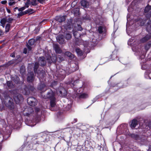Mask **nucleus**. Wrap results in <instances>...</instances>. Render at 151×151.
Masks as SVG:
<instances>
[{"label": "nucleus", "mask_w": 151, "mask_h": 151, "mask_svg": "<svg viewBox=\"0 0 151 151\" xmlns=\"http://www.w3.org/2000/svg\"><path fill=\"white\" fill-rule=\"evenodd\" d=\"M73 31L74 36L75 37V38H78V37H80L81 35L79 34L78 33L77 31H75L74 29H73Z\"/></svg>", "instance_id": "nucleus-23"}, {"label": "nucleus", "mask_w": 151, "mask_h": 151, "mask_svg": "<svg viewBox=\"0 0 151 151\" xmlns=\"http://www.w3.org/2000/svg\"><path fill=\"white\" fill-rule=\"evenodd\" d=\"M71 34L69 33H67L65 35V38L67 40H69L71 38Z\"/></svg>", "instance_id": "nucleus-33"}, {"label": "nucleus", "mask_w": 151, "mask_h": 151, "mask_svg": "<svg viewBox=\"0 0 151 151\" xmlns=\"http://www.w3.org/2000/svg\"><path fill=\"white\" fill-rule=\"evenodd\" d=\"M54 93L51 90L48 92L47 94L46 97L45 98L50 99V100L53 99H55V98L54 97Z\"/></svg>", "instance_id": "nucleus-7"}, {"label": "nucleus", "mask_w": 151, "mask_h": 151, "mask_svg": "<svg viewBox=\"0 0 151 151\" xmlns=\"http://www.w3.org/2000/svg\"><path fill=\"white\" fill-rule=\"evenodd\" d=\"M151 16V11L149 13V15H148V17H150Z\"/></svg>", "instance_id": "nucleus-52"}, {"label": "nucleus", "mask_w": 151, "mask_h": 151, "mask_svg": "<svg viewBox=\"0 0 151 151\" xmlns=\"http://www.w3.org/2000/svg\"><path fill=\"white\" fill-rule=\"evenodd\" d=\"M19 78L18 77L16 76L14 78L13 81L16 83H18L19 82Z\"/></svg>", "instance_id": "nucleus-36"}, {"label": "nucleus", "mask_w": 151, "mask_h": 151, "mask_svg": "<svg viewBox=\"0 0 151 151\" xmlns=\"http://www.w3.org/2000/svg\"><path fill=\"white\" fill-rule=\"evenodd\" d=\"M57 93L60 96L63 97H65L67 94V91L65 89L62 87H60L57 91Z\"/></svg>", "instance_id": "nucleus-2"}, {"label": "nucleus", "mask_w": 151, "mask_h": 151, "mask_svg": "<svg viewBox=\"0 0 151 151\" xmlns=\"http://www.w3.org/2000/svg\"><path fill=\"white\" fill-rule=\"evenodd\" d=\"M4 98L6 106L10 109L14 108V105L13 99L9 96H5Z\"/></svg>", "instance_id": "nucleus-1"}, {"label": "nucleus", "mask_w": 151, "mask_h": 151, "mask_svg": "<svg viewBox=\"0 0 151 151\" xmlns=\"http://www.w3.org/2000/svg\"><path fill=\"white\" fill-rule=\"evenodd\" d=\"M147 45H148L149 47L150 46V45H149V44H148Z\"/></svg>", "instance_id": "nucleus-62"}, {"label": "nucleus", "mask_w": 151, "mask_h": 151, "mask_svg": "<svg viewBox=\"0 0 151 151\" xmlns=\"http://www.w3.org/2000/svg\"><path fill=\"white\" fill-rule=\"evenodd\" d=\"M29 110H31L32 111V109L31 108H29Z\"/></svg>", "instance_id": "nucleus-61"}, {"label": "nucleus", "mask_w": 151, "mask_h": 151, "mask_svg": "<svg viewBox=\"0 0 151 151\" xmlns=\"http://www.w3.org/2000/svg\"><path fill=\"white\" fill-rule=\"evenodd\" d=\"M103 27L101 26L99 27L98 29L99 32L100 34L102 33L103 32Z\"/></svg>", "instance_id": "nucleus-37"}, {"label": "nucleus", "mask_w": 151, "mask_h": 151, "mask_svg": "<svg viewBox=\"0 0 151 151\" xmlns=\"http://www.w3.org/2000/svg\"><path fill=\"white\" fill-rule=\"evenodd\" d=\"M1 137H3V135L2 134L0 133V138Z\"/></svg>", "instance_id": "nucleus-56"}, {"label": "nucleus", "mask_w": 151, "mask_h": 151, "mask_svg": "<svg viewBox=\"0 0 151 151\" xmlns=\"http://www.w3.org/2000/svg\"><path fill=\"white\" fill-rule=\"evenodd\" d=\"M27 49L29 51L31 50L32 47L28 45L27 46Z\"/></svg>", "instance_id": "nucleus-45"}, {"label": "nucleus", "mask_w": 151, "mask_h": 151, "mask_svg": "<svg viewBox=\"0 0 151 151\" xmlns=\"http://www.w3.org/2000/svg\"><path fill=\"white\" fill-rule=\"evenodd\" d=\"M151 10V6L148 4L147 6L145 8L144 12L145 13H147Z\"/></svg>", "instance_id": "nucleus-20"}, {"label": "nucleus", "mask_w": 151, "mask_h": 151, "mask_svg": "<svg viewBox=\"0 0 151 151\" xmlns=\"http://www.w3.org/2000/svg\"><path fill=\"white\" fill-rule=\"evenodd\" d=\"M46 58L47 62L49 63H51L52 62L55 63L56 62L57 60V56L55 55L52 57L48 55V56L46 57Z\"/></svg>", "instance_id": "nucleus-5"}, {"label": "nucleus", "mask_w": 151, "mask_h": 151, "mask_svg": "<svg viewBox=\"0 0 151 151\" xmlns=\"http://www.w3.org/2000/svg\"><path fill=\"white\" fill-rule=\"evenodd\" d=\"M78 80L76 81L74 79H73L72 80L70 81L69 82V84L70 85H72L73 86L75 85L76 83H77Z\"/></svg>", "instance_id": "nucleus-28"}, {"label": "nucleus", "mask_w": 151, "mask_h": 151, "mask_svg": "<svg viewBox=\"0 0 151 151\" xmlns=\"http://www.w3.org/2000/svg\"><path fill=\"white\" fill-rule=\"evenodd\" d=\"M131 137L132 138H134L136 140H137L139 139V136L137 134H132L131 135Z\"/></svg>", "instance_id": "nucleus-35"}, {"label": "nucleus", "mask_w": 151, "mask_h": 151, "mask_svg": "<svg viewBox=\"0 0 151 151\" xmlns=\"http://www.w3.org/2000/svg\"><path fill=\"white\" fill-rule=\"evenodd\" d=\"M34 79V75L33 72H31L28 74L27 78V81L29 82H32Z\"/></svg>", "instance_id": "nucleus-10"}, {"label": "nucleus", "mask_w": 151, "mask_h": 151, "mask_svg": "<svg viewBox=\"0 0 151 151\" xmlns=\"http://www.w3.org/2000/svg\"><path fill=\"white\" fill-rule=\"evenodd\" d=\"M46 86L44 84L41 83L39 85L38 88L39 90H42Z\"/></svg>", "instance_id": "nucleus-26"}, {"label": "nucleus", "mask_w": 151, "mask_h": 151, "mask_svg": "<svg viewBox=\"0 0 151 151\" xmlns=\"http://www.w3.org/2000/svg\"><path fill=\"white\" fill-rule=\"evenodd\" d=\"M150 23H151V21H149L147 23V24H150Z\"/></svg>", "instance_id": "nucleus-53"}, {"label": "nucleus", "mask_w": 151, "mask_h": 151, "mask_svg": "<svg viewBox=\"0 0 151 151\" xmlns=\"http://www.w3.org/2000/svg\"><path fill=\"white\" fill-rule=\"evenodd\" d=\"M6 3H7V1H6V0L3 1H1V4H5Z\"/></svg>", "instance_id": "nucleus-46"}, {"label": "nucleus", "mask_w": 151, "mask_h": 151, "mask_svg": "<svg viewBox=\"0 0 151 151\" xmlns=\"http://www.w3.org/2000/svg\"><path fill=\"white\" fill-rule=\"evenodd\" d=\"M30 114H29V113H26V115L27 116H29V115H30Z\"/></svg>", "instance_id": "nucleus-54"}, {"label": "nucleus", "mask_w": 151, "mask_h": 151, "mask_svg": "<svg viewBox=\"0 0 151 151\" xmlns=\"http://www.w3.org/2000/svg\"><path fill=\"white\" fill-rule=\"evenodd\" d=\"M30 93V91L28 88L26 87L24 88V90L23 91V93L24 95H28Z\"/></svg>", "instance_id": "nucleus-17"}, {"label": "nucleus", "mask_w": 151, "mask_h": 151, "mask_svg": "<svg viewBox=\"0 0 151 151\" xmlns=\"http://www.w3.org/2000/svg\"><path fill=\"white\" fill-rule=\"evenodd\" d=\"M55 99H53L52 100H51L50 103V106H51V110H53L52 107H54L55 104Z\"/></svg>", "instance_id": "nucleus-21"}, {"label": "nucleus", "mask_w": 151, "mask_h": 151, "mask_svg": "<svg viewBox=\"0 0 151 151\" xmlns=\"http://www.w3.org/2000/svg\"><path fill=\"white\" fill-rule=\"evenodd\" d=\"M28 7L29 6L28 5V4H27L26 3L25 6L20 8H19L18 9V11H22L24 10L26 8H28Z\"/></svg>", "instance_id": "nucleus-31"}, {"label": "nucleus", "mask_w": 151, "mask_h": 151, "mask_svg": "<svg viewBox=\"0 0 151 151\" xmlns=\"http://www.w3.org/2000/svg\"><path fill=\"white\" fill-rule=\"evenodd\" d=\"M26 14L25 11L24 12H21L18 14V16L19 17H20Z\"/></svg>", "instance_id": "nucleus-39"}, {"label": "nucleus", "mask_w": 151, "mask_h": 151, "mask_svg": "<svg viewBox=\"0 0 151 151\" xmlns=\"http://www.w3.org/2000/svg\"><path fill=\"white\" fill-rule=\"evenodd\" d=\"M7 84L8 87L10 88H12L14 87L12 82L10 81H8L7 82Z\"/></svg>", "instance_id": "nucleus-24"}, {"label": "nucleus", "mask_w": 151, "mask_h": 151, "mask_svg": "<svg viewBox=\"0 0 151 151\" xmlns=\"http://www.w3.org/2000/svg\"><path fill=\"white\" fill-rule=\"evenodd\" d=\"M79 96L80 98L85 99L88 97V95L87 93H83L80 94Z\"/></svg>", "instance_id": "nucleus-22"}, {"label": "nucleus", "mask_w": 151, "mask_h": 151, "mask_svg": "<svg viewBox=\"0 0 151 151\" xmlns=\"http://www.w3.org/2000/svg\"><path fill=\"white\" fill-rule=\"evenodd\" d=\"M5 24H4L3 25V24H1V25L2 26V27L4 28V26H5Z\"/></svg>", "instance_id": "nucleus-58"}, {"label": "nucleus", "mask_w": 151, "mask_h": 151, "mask_svg": "<svg viewBox=\"0 0 151 151\" xmlns=\"http://www.w3.org/2000/svg\"><path fill=\"white\" fill-rule=\"evenodd\" d=\"M76 10V11H79V9L78 8H76V9H74V10Z\"/></svg>", "instance_id": "nucleus-57"}, {"label": "nucleus", "mask_w": 151, "mask_h": 151, "mask_svg": "<svg viewBox=\"0 0 151 151\" xmlns=\"http://www.w3.org/2000/svg\"><path fill=\"white\" fill-rule=\"evenodd\" d=\"M35 111L36 112L38 113L40 111V109L39 108L36 107L35 109Z\"/></svg>", "instance_id": "nucleus-43"}, {"label": "nucleus", "mask_w": 151, "mask_h": 151, "mask_svg": "<svg viewBox=\"0 0 151 151\" xmlns=\"http://www.w3.org/2000/svg\"><path fill=\"white\" fill-rule=\"evenodd\" d=\"M53 48L56 53L60 54L62 52V50L57 44L54 45Z\"/></svg>", "instance_id": "nucleus-8"}, {"label": "nucleus", "mask_w": 151, "mask_h": 151, "mask_svg": "<svg viewBox=\"0 0 151 151\" xmlns=\"http://www.w3.org/2000/svg\"><path fill=\"white\" fill-rule=\"evenodd\" d=\"M27 4L34 6H36L38 4L37 0H27Z\"/></svg>", "instance_id": "nucleus-6"}, {"label": "nucleus", "mask_w": 151, "mask_h": 151, "mask_svg": "<svg viewBox=\"0 0 151 151\" xmlns=\"http://www.w3.org/2000/svg\"><path fill=\"white\" fill-rule=\"evenodd\" d=\"M138 124L137 121L136 119H133L132 121V123L131 124V127L132 129L134 128Z\"/></svg>", "instance_id": "nucleus-13"}, {"label": "nucleus", "mask_w": 151, "mask_h": 151, "mask_svg": "<svg viewBox=\"0 0 151 151\" xmlns=\"http://www.w3.org/2000/svg\"><path fill=\"white\" fill-rule=\"evenodd\" d=\"M6 18H3L1 19L0 21V23L1 24H5L6 22Z\"/></svg>", "instance_id": "nucleus-34"}, {"label": "nucleus", "mask_w": 151, "mask_h": 151, "mask_svg": "<svg viewBox=\"0 0 151 151\" xmlns=\"http://www.w3.org/2000/svg\"><path fill=\"white\" fill-rule=\"evenodd\" d=\"M4 11V9L1 8H0V12H2V11Z\"/></svg>", "instance_id": "nucleus-50"}, {"label": "nucleus", "mask_w": 151, "mask_h": 151, "mask_svg": "<svg viewBox=\"0 0 151 151\" xmlns=\"http://www.w3.org/2000/svg\"><path fill=\"white\" fill-rule=\"evenodd\" d=\"M10 56L13 58H14L15 57V54L14 53L11 54L10 55Z\"/></svg>", "instance_id": "nucleus-48"}, {"label": "nucleus", "mask_w": 151, "mask_h": 151, "mask_svg": "<svg viewBox=\"0 0 151 151\" xmlns=\"http://www.w3.org/2000/svg\"><path fill=\"white\" fill-rule=\"evenodd\" d=\"M3 34V32L0 29V36L1 35Z\"/></svg>", "instance_id": "nucleus-51"}, {"label": "nucleus", "mask_w": 151, "mask_h": 151, "mask_svg": "<svg viewBox=\"0 0 151 151\" xmlns=\"http://www.w3.org/2000/svg\"><path fill=\"white\" fill-rule=\"evenodd\" d=\"M10 25L9 24H7L5 26V32H7L10 30Z\"/></svg>", "instance_id": "nucleus-30"}, {"label": "nucleus", "mask_w": 151, "mask_h": 151, "mask_svg": "<svg viewBox=\"0 0 151 151\" xmlns=\"http://www.w3.org/2000/svg\"><path fill=\"white\" fill-rule=\"evenodd\" d=\"M39 63L42 66L45 65L46 64L45 59L43 57H40L39 60Z\"/></svg>", "instance_id": "nucleus-9"}, {"label": "nucleus", "mask_w": 151, "mask_h": 151, "mask_svg": "<svg viewBox=\"0 0 151 151\" xmlns=\"http://www.w3.org/2000/svg\"><path fill=\"white\" fill-rule=\"evenodd\" d=\"M151 37L150 35H147L145 37L142 39L140 41L142 42H145L149 40Z\"/></svg>", "instance_id": "nucleus-15"}, {"label": "nucleus", "mask_w": 151, "mask_h": 151, "mask_svg": "<svg viewBox=\"0 0 151 151\" xmlns=\"http://www.w3.org/2000/svg\"><path fill=\"white\" fill-rule=\"evenodd\" d=\"M14 99L16 103H19L20 101H22L23 98L22 95L19 93L15 94L13 96Z\"/></svg>", "instance_id": "nucleus-4"}, {"label": "nucleus", "mask_w": 151, "mask_h": 151, "mask_svg": "<svg viewBox=\"0 0 151 151\" xmlns=\"http://www.w3.org/2000/svg\"><path fill=\"white\" fill-rule=\"evenodd\" d=\"M56 18L57 20L60 22H63L65 20V18L64 16H58L56 17Z\"/></svg>", "instance_id": "nucleus-16"}, {"label": "nucleus", "mask_w": 151, "mask_h": 151, "mask_svg": "<svg viewBox=\"0 0 151 151\" xmlns=\"http://www.w3.org/2000/svg\"><path fill=\"white\" fill-rule=\"evenodd\" d=\"M35 42V40L33 39H31L28 41V43L30 45H33Z\"/></svg>", "instance_id": "nucleus-32"}, {"label": "nucleus", "mask_w": 151, "mask_h": 151, "mask_svg": "<svg viewBox=\"0 0 151 151\" xmlns=\"http://www.w3.org/2000/svg\"><path fill=\"white\" fill-rule=\"evenodd\" d=\"M147 45H146L145 46V48L146 49H147Z\"/></svg>", "instance_id": "nucleus-60"}, {"label": "nucleus", "mask_w": 151, "mask_h": 151, "mask_svg": "<svg viewBox=\"0 0 151 151\" xmlns=\"http://www.w3.org/2000/svg\"><path fill=\"white\" fill-rule=\"evenodd\" d=\"M19 8L17 7H16L14 9V11H15V9H18V10Z\"/></svg>", "instance_id": "nucleus-55"}, {"label": "nucleus", "mask_w": 151, "mask_h": 151, "mask_svg": "<svg viewBox=\"0 0 151 151\" xmlns=\"http://www.w3.org/2000/svg\"><path fill=\"white\" fill-rule=\"evenodd\" d=\"M65 55L71 59H72L74 57V56L70 52L68 51L66 52L65 53Z\"/></svg>", "instance_id": "nucleus-19"}, {"label": "nucleus", "mask_w": 151, "mask_h": 151, "mask_svg": "<svg viewBox=\"0 0 151 151\" xmlns=\"http://www.w3.org/2000/svg\"><path fill=\"white\" fill-rule=\"evenodd\" d=\"M13 19L11 18H9L8 19H6V22L9 23H11L12 22Z\"/></svg>", "instance_id": "nucleus-41"}, {"label": "nucleus", "mask_w": 151, "mask_h": 151, "mask_svg": "<svg viewBox=\"0 0 151 151\" xmlns=\"http://www.w3.org/2000/svg\"><path fill=\"white\" fill-rule=\"evenodd\" d=\"M149 150L151 151V146H150L149 147Z\"/></svg>", "instance_id": "nucleus-59"}, {"label": "nucleus", "mask_w": 151, "mask_h": 151, "mask_svg": "<svg viewBox=\"0 0 151 151\" xmlns=\"http://www.w3.org/2000/svg\"><path fill=\"white\" fill-rule=\"evenodd\" d=\"M139 25L143 26L146 22V20L145 19H143L140 18H138L136 20Z\"/></svg>", "instance_id": "nucleus-12"}, {"label": "nucleus", "mask_w": 151, "mask_h": 151, "mask_svg": "<svg viewBox=\"0 0 151 151\" xmlns=\"http://www.w3.org/2000/svg\"><path fill=\"white\" fill-rule=\"evenodd\" d=\"M39 63L36 62L35 63V66L34 67V70L35 73H37V69L39 67Z\"/></svg>", "instance_id": "nucleus-25"}, {"label": "nucleus", "mask_w": 151, "mask_h": 151, "mask_svg": "<svg viewBox=\"0 0 151 151\" xmlns=\"http://www.w3.org/2000/svg\"><path fill=\"white\" fill-rule=\"evenodd\" d=\"M77 120L76 119H74V121H73L72 123H75L77 122Z\"/></svg>", "instance_id": "nucleus-49"}, {"label": "nucleus", "mask_w": 151, "mask_h": 151, "mask_svg": "<svg viewBox=\"0 0 151 151\" xmlns=\"http://www.w3.org/2000/svg\"><path fill=\"white\" fill-rule=\"evenodd\" d=\"M58 58L61 61L63 60H64L63 58V57L61 56L60 55H59L58 56Z\"/></svg>", "instance_id": "nucleus-44"}, {"label": "nucleus", "mask_w": 151, "mask_h": 151, "mask_svg": "<svg viewBox=\"0 0 151 151\" xmlns=\"http://www.w3.org/2000/svg\"><path fill=\"white\" fill-rule=\"evenodd\" d=\"M28 104L31 106H34L37 104V100L34 97H29L27 100Z\"/></svg>", "instance_id": "nucleus-3"}, {"label": "nucleus", "mask_w": 151, "mask_h": 151, "mask_svg": "<svg viewBox=\"0 0 151 151\" xmlns=\"http://www.w3.org/2000/svg\"><path fill=\"white\" fill-rule=\"evenodd\" d=\"M151 75V73H150V75L149 76H150Z\"/></svg>", "instance_id": "nucleus-63"}, {"label": "nucleus", "mask_w": 151, "mask_h": 151, "mask_svg": "<svg viewBox=\"0 0 151 151\" xmlns=\"http://www.w3.org/2000/svg\"><path fill=\"white\" fill-rule=\"evenodd\" d=\"M37 2H39L41 4L45 3V0H37Z\"/></svg>", "instance_id": "nucleus-42"}, {"label": "nucleus", "mask_w": 151, "mask_h": 151, "mask_svg": "<svg viewBox=\"0 0 151 151\" xmlns=\"http://www.w3.org/2000/svg\"><path fill=\"white\" fill-rule=\"evenodd\" d=\"M27 49L26 48H24V49L23 53L25 54H26L27 52Z\"/></svg>", "instance_id": "nucleus-47"}, {"label": "nucleus", "mask_w": 151, "mask_h": 151, "mask_svg": "<svg viewBox=\"0 0 151 151\" xmlns=\"http://www.w3.org/2000/svg\"><path fill=\"white\" fill-rule=\"evenodd\" d=\"M75 27V29L76 30L81 31L82 29L81 27L79 24H77Z\"/></svg>", "instance_id": "nucleus-29"}, {"label": "nucleus", "mask_w": 151, "mask_h": 151, "mask_svg": "<svg viewBox=\"0 0 151 151\" xmlns=\"http://www.w3.org/2000/svg\"><path fill=\"white\" fill-rule=\"evenodd\" d=\"M76 52L77 54L79 56H81L83 55L82 51L78 48H76Z\"/></svg>", "instance_id": "nucleus-27"}, {"label": "nucleus", "mask_w": 151, "mask_h": 151, "mask_svg": "<svg viewBox=\"0 0 151 151\" xmlns=\"http://www.w3.org/2000/svg\"><path fill=\"white\" fill-rule=\"evenodd\" d=\"M57 41L60 44H63L64 41V39L63 36H59L57 38Z\"/></svg>", "instance_id": "nucleus-14"}, {"label": "nucleus", "mask_w": 151, "mask_h": 151, "mask_svg": "<svg viewBox=\"0 0 151 151\" xmlns=\"http://www.w3.org/2000/svg\"><path fill=\"white\" fill-rule=\"evenodd\" d=\"M81 4L84 8H87L89 5V2L86 0H82L81 1Z\"/></svg>", "instance_id": "nucleus-11"}, {"label": "nucleus", "mask_w": 151, "mask_h": 151, "mask_svg": "<svg viewBox=\"0 0 151 151\" xmlns=\"http://www.w3.org/2000/svg\"><path fill=\"white\" fill-rule=\"evenodd\" d=\"M16 2L13 1H11L9 2V4L10 6H12L15 4Z\"/></svg>", "instance_id": "nucleus-40"}, {"label": "nucleus", "mask_w": 151, "mask_h": 151, "mask_svg": "<svg viewBox=\"0 0 151 151\" xmlns=\"http://www.w3.org/2000/svg\"><path fill=\"white\" fill-rule=\"evenodd\" d=\"M23 67H23V66H22V68H23Z\"/></svg>", "instance_id": "nucleus-64"}, {"label": "nucleus", "mask_w": 151, "mask_h": 151, "mask_svg": "<svg viewBox=\"0 0 151 151\" xmlns=\"http://www.w3.org/2000/svg\"><path fill=\"white\" fill-rule=\"evenodd\" d=\"M37 73L39 78H42V77L44 78L45 73L44 71L43 70H42V71L40 72V73H39V71L38 70Z\"/></svg>", "instance_id": "nucleus-18"}, {"label": "nucleus", "mask_w": 151, "mask_h": 151, "mask_svg": "<svg viewBox=\"0 0 151 151\" xmlns=\"http://www.w3.org/2000/svg\"><path fill=\"white\" fill-rule=\"evenodd\" d=\"M33 10L31 9H28L27 10H26L25 11V12L26 14H27L28 13L33 12Z\"/></svg>", "instance_id": "nucleus-38"}]
</instances>
